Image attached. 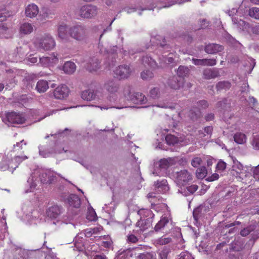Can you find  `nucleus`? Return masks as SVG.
<instances>
[{"instance_id":"20","label":"nucleus","mask_w":259,"mask_h":259,"mask_svg":"<svg viewBox=\"0 0 259 259\" xmlns=\"http://www.w3.org/2000/svg\"><path fill=\"white\" fill-rule=\"evenodd\" d=\"M184 81V79L178 76L170 77L167 81L168 85L172 89L178 90L180 88Z\"/></svg>"},{"instance_id":"53","label":"nucleus","mask_w":259,"mask_h":259,"mask_svg":"<svg viewBox=\"0 0 259 259\" xmlns=\"http://www.w3.org/2000/svg\"><path fill=\"white\" fill-rule=\"evenodd\" d=\"M168 252V249L166 248H164L162 250H160L159 253L160 259H167Z\"/></svg>"},{"instance_id":"26","label":"nucleus","mask_w":259,"mask_h":259,"mask_svg":"<svg viewBox=\"0 0 259 259\" xmlns=\"http://www.w3.org/2000/svg\"><path fill=\"white\" fill-rule=\"evenodd\" d=\"M224 47L216 44H208L205 47V51L210 54H213L223 50Z\"/></svg>"},{"instance_id":"21","label":"nucleus","mask_w":259,"mask_h":259,"mask_svg":"<svg viewBox=\"0 0 259 259\" xmlns=\"http://www.w3.org/2000/svg\"><path fill=\"white\" fill-rule=\"evenodd\" d=\"M130 92L128 94L131 101L136 104H142L146 102L147 99L145 96L141 93H134L130 95Z\"/></svg>"},{"instance_id":"32","label":"nucleus","mask_w":259,"mask_h":259,"mask_svg":"<svg viewBox=\"0 0 259 259\" xmlns=\"http://www.w3.org/2000/svg\"><path fill=\"white\" fill-rule=\"evenodd\" d=\"M231 87V83L229 81H221L216 84L217 91H227Z\"/></svg>"},{"instance_id":"35","label":"nucleus","mask_w":259,"mask_h":259,"mask_svg":"<svg viewBox=\"0 0 259 259\" xmlns=\"http://www.w3.org/2000/svg\"><path fill=\"white\" fill-rule=\"evenodd\" d=\"M142 62L145 67L149 66L154 68L157 66L156 62L152 58L147 56L143 57Z\"/></svg>"},{"instance_id":"17","label":"nucleus","mask_w":259,"mask_h":259,"mask_svg":"<svg viewBox=\"0 0 259 259\" xmlns=\"http://www.w3.org/2000/svg\"><path fill=\"white\" fill-rule=\"evenodd\" d=\"M8 121L13 124H22L25 121L24 117L19 113L12 112L6 115Z\"/></svg>"},{"instance_id":"33","label":"nucleus","mask_w":259,"mask_h":259,"mask_svg":"<svg viewBox=\"0 0 259 259\" xmlns=\"http://www.w3.org/2000/svg\"><path fill=\"white\" fill-rule=\"evenodd\" d=\"M49 85L47 81L40 80L37 82L36 89L38 93H44L47 91Z\"/></svg>"},{"instance_id":"41","label":"nucleus","mask_w":259,"mask_h":259,"mask_svg":"<svg viewBox=\"0 0 259 259\" xmlns=\"http://www.w3.org/2000/svg\"><path fill=\"white\" fill-rule=\"evenodd\" d=\"M171 241V238L166 236H162L161 238H159L155 240L154 244L156 245H162L170 242Z\"/></svg>"},{"instance_id":"11","label":"nucleus","mask_w":259,"mask_h":259,"mask_svg":"<svg viewBox=\"0 0 259 259\" xmlns=\"http://www.w3.org/2000/svg\"><path fill=\"white\" fill-rule=\"evenodd\" d=\"M98 10L95 6L86 5L81 7L79 10V15L83 18L92 19L97 15Z\"/></svg>"},{"instance_id":"39","label":"nucleus","mask_w":259,"mask_h":259,"mask_svg":"<svg viewBox=\"0 0 259 259\" xmlns=\"http://www.w3.org/2000/svg\"><path fill=\"white\" fill-rule=\"evenodd\" d=\"M87 219L88 220L91 222L95 221L97 219L96 213L95 210L91 206L88 207Z\"/></svg>"},{"instance_id":"58","label":"nucleus","mask_w":259,"mask_h":259,"mask_svg":"<svg viewBox=\"0 0 259 259\" xmlns=\"http://www.w3.org/2000/svg\"><path fill=\"white\" fill-rule=\"evenodd\" d=\"M188 191L191 194L194 193L198 189V186L196 185H192L187 187Z\"/></svg>"},{"instance_id":"43","label":"nucleus","mask_w":259,"mask_h":259,"mask_svg":"<svg viewBox=\"0 0 259 259\" xmlns=\"http://www.w3.org/2000/svg\"><path fill=\"white\" fill-rule=\"evenodd\" d=\"M156 254L154 252L140 253L137 256V259H156Z\"/></svg>"},{"instance_id":"57","label":"nucleus","mask_w":259,"mask_h":259,"mask_svg":"<svg viewBox=\"0 0 259 259\" xmlns=\"http://www.w3.org/2000/svg\"><path fill=\"white\" fill-rule=\"evenodd\" d=\"M219 176L218 174L214 173V174H212L211 176L207 177L206 179V180L208 182H212V181L218 180L219 179Z\"/></svg>"},{"instance_id":"47","label":"nucleus","mask_w":259,"mask_h":259,"mask_svg":"<svg viewBox=\"0 0 259 259\" xmlns=\"http://www.w3.org/2000/svg\"><path fill=\"white\" fill-rule=\"evenodd\" d=\"M141 76L143 79H148L153 77V73L151 71L146 70L141 72Z\"/></svg>"},{"instance_id":"42","label":"nucleus","mask_w":259,"mask_h":259,"mask_svg":"<svg viewBox=\"0 0 259 259\" xmlns=\"http://www.w3.org/2000/svg\"><path fill=\"white\" fill-rule=\"evenodd\" d=\"M165 141L166 143L169 145H175L179 141L178 137L171 134L167 135L165 137Z\"/></svg>"},{"instance_id":"4","label":"nucleus","mask_w":259,"mask_h":259,"mask_svg":"<svg viewBox=\"0 0 259 259\" xmlns=\"http://www.w3.org/2000/svg\"><path fill=\"white\" fill-rule=\"evenodd\" d=\"M137 213L140 219L136 223V227L139 228L136 231L141 233L150 226L153 214L150 210L146 209H140Z\"/></svg>"},{"instance_id":"55","label":"nucleus","mask_w":259,"mask_h":259,"mask_svg":"<svg viewBox=\"0 0 259 259\" xmlns=\"http://www.w3.org/2000/svg\"><path fill=\"white\" fill-rule=\"evenodd\" d=\"M159 89L157 88H154L150 91V95L151 97L154 99L158 97L159 95Z\"/></svg>"},{"instance_id":"8","label":"nucleus","mask_w":259,"mask_h":259,"mask_svg":"<svg viewBox=\"0 0 259 259\" xmlns=\"http://www.w3.org/2000/svg\"><path fill=\"white\" fill-rule=\"evenodd\" d=\"M27 147L26 143L24 140L17 142L16 145H14L13 152L15 154V160L17 162H22L28 159V156L24 153L27 151Z\"/></svg>"},{"instance_id":"16","label":"nucleus","mask_w":259,"mask_h":259,"mask_svg":"<svg viewBox=\"0 0 259 259\" xmlns=\"http://www.w3.org/2000/svg\"><path fill=\"white\" fill-rule=\"evenodd\" d=\"M62 199L70 207L78 208L80 206V198L75 194H70L68 196H63Z\"/></svg>"},{"instance_id":"54","label":"nucleus","mask_w":259,"mask_h":259,"mask_svg":"<svg viewBox=\"0 0 259 259\" xmlns=\"http://www.w3.org/2000/svg\"><path fill=\"white\" fill-rule=\"evenodd\" d=\"M226 167V163H218L216 165L217 172L221 173Z\"/></svg>"},{"instance_id":"10","label":"nucleus","mask_w":259,"mask_h":259,"mask_svg":"<svg viewBox=\"0 0 259 259\" xmlns=\"http://www.w3.org/2000/svg\"><path fill=\"white\" fill-rule=\"evenodd\" d=\"M174 163H154L151 171L154 176H161L170 174V167Z\"/></svg>"},{"instance_id":"14","label":"nucleus","mask_w":259,"mask_h":259,"mask_svg":"<svg viewBox=\"0 0 259 259\" xmlns=\"http://www.w3.org/2000/svg\"><path fill=\"white\" fill-rule=\"evenodd\" d=\"M197 104L198 107H193L190 111L189 116L193 120H196L201 117L200 109H205L208 106L207 101L204 100L199 101Z\"/></svg>"},{"instance_id":"36","label":"nucleus","mask_w":259,"mask_h":259,"mask_svg":"<svg viewBox=\"0 0 259 259\" xmlns=\"http://www.w3.org/2000/svg\"><path fill=\"white\" fill-rule=\"evenodd\" d=\"M190 73V70L187 67L184 66H180L177 71L178 76L181 78L188 76Z\"/></svg>"},{"instance_id":"6","label":"nucleus","mask_w":259,"mask_h":259,"mask_svg":"<svg viewBox=\"0 0 259 259\" xmlns=\"http://www.w3.org/2000/svg\"><path fill=\"white\" fill-rule=\"evenodd\" d=\"M70 37L77 41H82L86 40L88 36V31L85 26L77 25L69 28Z\"/></svg>"},{"instance_id":"44","label":"nucleus","mask_w":259,"mask_h":259,"mask_svg":"<svg viewBox=\"0 0 259 259\" xmlns=\"http://www.w3.org/2000/svg\"><path fill=\"white\" fill-rule=\"evenodd\" d=\"M156 40L158 41L156 42L157 45L159 46V47L165 49H169L170 48L169 45L165 44V38H162L160 36H157Z\"/></svg>"},{"instance_id":"30","label":"nucleus","mask_w":259,"mask_h":259,"mask_svg":"<svg viewBox=\"0 0 259 259\" xmlns=\"http://www.w3.org/2000/svg\"><path fill=\"white\" fill-rule=\"evenodd\" d=\"M63 70L67 74H72L76 70V65L72 62L67 61L64 63Z\"/></svg>"},{"instance_id":"28","label":"nucleus","mask_w":259,"mask_h":259,"mask_svg":"<svg viewBox=\"0 0 259 259\" xmlns=\"http://www.w3.org/2000/svg\"><path fill=\"white\" fill-rule=\"evenodd\" d=\"M203 77L206 79L214 78L219 76V72L217 69H206L204 70Z\"/></svg>"},{"instance_id":"62","label":"nucleus","mask_w":259,"mask_h":259,"mask_svg":"<svg viewBox=\"0 0 259 259\" xmlns=\"http://www.w3.org/2000/svg\"><path fill=\"white\" fill-rule=\"evenodd\" d=\"M250 232V230L249 228H245L240 232V234L242 236H247Z\"/></svg>"},{"instance_id":"63","label":"nucleus","mask_w":259,"mask_h":259,"mask_svg":"<svg viewBox=\"0 0 259 259\" xmlns=\"http://www.w3.org/2000/svg\"><path fill=\"white\" fill-rule=\"evenodd\" d=\"M214 114L212 113L207 114L205 116V119L206 121H211L212 120L214 119Z\"/></svg>"},{"instance_id":"19","label":"nucleus","mask_w":259,"mask_h":259,"mask_svg":"<svg viewBox=\"0 0 259 259\" xmlns=\"http://www.w3.org/2000/svg\"><path fill=\"white\" fill-rule=\"evenodd\" d=\"M58 36L62 40L67 41L69 39V29L67 25L62 23L60 24L58 27Z\"/></svg>"},{"instance_id":"15","label":"nucleus","mask_w":259,"mask_h":259,"mask_svg":"<svg viewBox=\"0 0 259 259\" xmlns=\"http://www.w3.org/2000/svg\"><path fill=\"white\" fill-rule=\"evenodd\" d=\"M58 62V55L53 53L48 56L39 58V63L44 67H49Z\"/></svg>"},{"instance_id":"49","label":"nucleus","mask_w":259,"mask_h":259,"mask_svg":"<svg viewBox=\"0 0 259 259\" xmlns=\"http://www.w3.org/2000/svg\"><path fill=\"white\" fill-rule=\"evenodd\" d=\"M216 63L217 61L214 59H203V66H214Z\"/></svg>"},{"instance_id":"2","label":"nucleus","mask_w":259,"mask_h":259,"mask_svg":"<svg viewBox=\"0 0 259 259\" xmlns=\"http://www.w3.org/2000/svg\"><path fill=\"white\" fill-rule=\"evenodd\" d=\"M19 217L30 225H37L46 221L44 216L38 210H34L30 204H24L18 212Z\"/></svg>"},{"instance_id":"59","label":"nucleus","mask_w":259,"mask_h":259,"mask_svg":"<svg viewBox=\"0 0 259 259\" xmlns=\"http://www.w3.org/2000/svg\"><path fill=\"white\" fill-rule=\"evenodd\" d=\"M38 61V58L37 57L34 56L33 55H31L29 56L28 61L29 63H31L32 64H34L36 63Z\"/></svg>"},{"instance_id":"50","label":"nucleus","mask_w":259,"mask_h":259,"mask_svg":"<svg viewBox=\"0 0 259 259\" xmlns=\"http://www.w3.org/2000/svg\"><path fill=\"white\" fill-rule=\"evenodd\" d=\"M251 145L253 148L259 150V135L253 136V140L251 142Z\"/></svg>"},{"instance_id":"52","label":"nucleus","mask_w":259,"mask_h":259,"mask_svg":"<svg viewBox=\"0 0 259 259\" xmlns=\"http://www.w3.org/2000/svg\"><path fill=\"white\" fill-rule=\"evenodd\" d=\"M178 259H194L192 255L187 251L182 252Z\"/></svg>"},{"instance_id":"22","label":"nucleus","mask_w":259,"mask_h":259,"mask_svg":"<svg viewBox=\"0 0 259 259\" xmlns=\"http://www.w3.org/2000/svg\"><path fill=\"white\" fill-rule=\"evenodd\" d=\"M104 88L110 94L117 93L119 89V85L113 80L107 81L104 84Z\"/></svg>"},{"instance_id":"25","label":"nucleus","mask_w":259,"mask_h":259,"mask_svg":"<svg viewBox=\"0 0 259 259\" xmlns=\"http://www.w3.org/2000/svg\"><path fill=\"white\" fill-rule=\"evenodd\" d=\"M155 189L158 192L165 193L169 190V186L166 180L163 179L161 181H157L155 184Z\"/></svg>"},{"instance_id":"29","label":"nucleus","mask_w":259,"mask_h":259,"mask_svg":"<svg viewBox=\"0 0 259 259\" xmlns=\"http://www.w3.org/2000/svg\"><path fill=\"white\" fill-rule=\"evenodd\" d=\"M18 167V163H0V169L2 171L8 170L11 172H13Z\"/></svg>"},{"instance_id":"31","label":"nucleus","mask_w":259,"mask_h":259,"mask_svg":"<svg viewBox=\"0 0 259 259\" xmlns=\"http://www.w3.org/2000/svg\"><path fill=\"white\" fill-rule=\"evenodd\" d=\"M33 30L32 25L29 23H24L20 27V32L23 34H29L33 31Z\"/></svg>"},{"instance_id":"7","label":"nucleus","mask_w":259,"mask_h":259,"mask_svg":"<svg viewBox=\"0 0 259 259\" xmlns=\"http://www.w3.org/2000/svg\"><path fill=\"white\" fill-rule=\"evenodd\" d=\"M94 230L92 228L87 229L84 232H81L76 236L74 238V248L78 251H83L86 249V245L84 243V237H91L94 234Z\"/></svg>"},{"instance_id":"38","label":"nucleus","mask_w":259,"mask_h":259,"mask_svg":"<svg viewBox=\"0 0 259 259\" xmlns=\"http://www.w3.org/2000/svg\"><path fill=\"white\" fill-rule=\"evenodd\" d=\"M234 141L239 144H242L246 140V135L241 133H237L234 136Z\"/></svg>"},{"instance_id":"13","label":"nucleus","mask_w":259,"mask_h":259,"mask_svg":"<svg viewBox=\"0 0 259 259\" xmlns=\"http://www.w3.org/2000/svg\"><path fill=\"white\" fill-rule=\"evenodd\" d=\"M175 182L179 186H184L192 179V175L187 170L176 172Z\"/></svg>"},{"instance_id":"61","label":"nucleus","mask_w":259,"mask_h":259,"mask_svg":"<svg viewBox=\"0 0 259 259\" xmlns=\"http://www.w3.org/2000/svg\"><path fill=\"white\" fill-rule=\"evenodd\" d=\"M192 62L195 65H201L203 66V59H192Z\"/></svg>"},{"instance_id":"56","label":"nucleus","mask_w":259,"mask_h":259,"mask_svg":"<svg viewBox=\"0 0 259 259\" xmlns=\"http://www.w3.org/2000/svg\"><path fill=\"white\" fill-rule=\"evenodd\" d=\"M200 211H201V209L199 207L196 208L194 209L193 210V218H194L195 220L197 222L198 221V220L199 219V218L200 217Z\"/></svg>"},{"instance_id":"48","label":"nucleus","mask_w":259,"mask_h":259,"mask_svg":"<svg viewBox=\"0 0 259 259\" xmlns=\"http://www.w3.org/2000/svg\"><path fill=\"white\" fill-rule=\"evenodd\" d=\"M227 99H223L222 101L217 103L216 108L220 109H225L227 106Z\"/></svg>"},{"instance_id":"23","label":"nucleus","mask_w":259,"mask_h":259,"mask_svg":"<svg viewBox=\"0 0 259 259\" xmlns=\"http://www.w3.org/2000/svg\"><path fill=\"white\" fill-rule=\"evenodd\" d=\"M100 68V62L96 57L90 58L89 60L87 68L90 72L97 71Z\"/></svg>"},{"instance_id":"46","label":"nucleus","mask_w":259,"mask_h":259,"mask_svg":"<svg viewBox=\"0 0 259 259\" xmlns=\"http://www.w3.org/2000/svg\"><path fill=\"white\" fill-rule=\"evenodd\" d=\"M100 238L102 240V245L105 247H109L111 246L112 241L107 236H100Z\"/></svg>"},{"instance_id":"34","label":"nucleus","mask_w":259,"mask_h":259,"mask_svg":"<svg viewBox=\"0 0 259 259\" xmlns=\"http://www.w3.org/2000/svg\"><path fill=\"white\" fill-rule=\"evenodd\" d=\"M81 98L85 100L91 101L95 98V93L92 90H87L81 93Z\"/></svg>"},{"instance_id":"27","label":"nucleus","mask_w":259,"mask_h":259,"mask_svg":"<svg viewBox=\"0 0 259 259\" xmlns=\"http://www.w3.org/2000/svg\"><path fill=\"white\" fill-rule=\"evenodd\" d=\"M39 12L38 7L33 4L29 5L26 8L25 13L27 17L33 18L37 16Z\"/></svg>"},{"instance_id":"3","label":"nucleus","mask_w":259,"mask_h":259,"mask_svg":"<svg viewBox=\"0 0 259 259\" xmlns=\"http://www.w3.org/2000/svg\"><path fill=\"white\" fill-rule=\"evenodd\" d=\"M63 211L61 206L54 204L49 206L46 210V215L53 221V224L58 226L63 224H69L73 219V215H71L70 212H68L66 215H64L61 219L60 215Z\"/></svg>"},{"instance_id":"51","label":"nucleus","mask_w":259,"mask_h":259,"mask_svg":"<svg viewBox=\"0 0 259 259\" xmlns=\"http://www.w3.org/2000/svg\"><path fill=\"white\" fill-rule=\"evenodd\" d=\"M249 104L252 109H255L257 107V101L253 97L249 98Z\"/></svg>"},{"instance_id":"64","label":"nucleus","mask_w":259,"mask_h":259,"mask_svg":"<svg viewBox=\"0 0 259 259\" xmlns=\"http://www.w3.org/2000/svg\"><path fill=\"white\" fill-rule=\"evenodd\" d=\"M46 259H58L56 255L53 253H50L46 256Z\"/></svg>"},{"instance_id":"12","label":"nucleus","mask_w":259,"mask_h":259,"mask_svg":"<svg viewBox=\"0 0 259 259\" xmlns=\"http://www.w3.org/2000/svg\"><path fill=\"white\" fill-rule=\"evenodd\" d=\"M114 76L119 79L127 78L132 73V69L129 65H120L116 67L113 71Z\"/></svg>"},{"instance_id":"1","label":"nucleus","mask_w":259,"mask_h":259,"mask_svg":"<svg viewBox=\"0 0 259 259\" xmlns=\"http://www.w3.org/2000/svg\"><path fill=\"white\" fill-rule=\"evenodd\" d=\"M60 175L48 170L37 168L34 169L28 178L24 188L25 193L34 192L39 188L40 184H50L56 180Z\"/></svg>"},{"instance_id":"5","label":"nucleus","mask_w":259,"mask_h":259,"mask_svg":"<svg viewBox=\"0 0 259 259\" xmlns=\"http://www.w3.org/2000/svg\"><path fill=\"white\" fill-rule=\"evenodd\" d=\"M152 205H154V208L157 211H159L158 210L159 207H161L163 210H167V213L165 214L164 216H162L161 218V220L159 221V222L156 225L155 227V230L156 231H158L161 229H164L165 228H169L172 227V224L171 222V219L169 218V211L168 210V207L166 204L165 203H161L160 204H155L154 201L150 200Z\"/></svg>"},{"instance_id":"40","label":"nucleus","mask_w":259,"mask_h":259,"mask_svg":"<svg viewBox=\"0 0 259 259\" xmlns=\"http://www.w3.org/2000/svg\"><path fill=\"white\" fill-rule=\"evenodd\" d=\"M115 208V203L113 199L110 203L105 204L104 206L103 207V209L109 214H111L113 212Z\"/></svg>"},{"instance_id":"37","label":"nucleus","mask_w":259,"mask_h":259,"mask_svg":"<svg viewBox=\"0 0 259 259\" xmlns=\"http://www.w3.org/2000/svg\"><path fill=\"white\" fill-rule=\"evenodd\" d=\"M176 38L179 39L183 44H189L192 41V37L188 33H184L176 36Z\"/></svg>"},{"instance_id":"9","label":"nucleus","mask_w":259,"mask_h":259,"mask_svg":"<svg viewBox=\"0 0 259 259\" xmlns=\"http://www.w3.org/2000/svg\"><path fill=\"white\" fill-rule=\"evenodd\" d=\"M34 44L37 48L46 51L52 49L56 45L54 39L48 35L40 38H37Z\"/></svg>"},{"instance_id":"18","label":"nucleus","mask_w":259,"mask_h":259,"mask_svg":"<svg viewBox=\"0 0 259 259\" xmlns=\"http://www.w3.org/2000/svg\"><path fill=\"white\" fill-rule=\"evenodd\" d=\"M69 89L67 85L62 84L57 87L54 91V96L56 99H63L68 96Z\"/></svg>"},{"instance_id":"24","label":"nucleus","mask_w":259,"mask_h":259,"mask_svg":"<svg viewBox=\"0 0 259 259\" xmlns=\"http://www.w3.org/2000/svg\"><path fill=\"white\" fill-rule=\"evenodd\" d=\"M210 165L209 164V163H207V167L204 165L199 166L196 171L197 178L199 179L204 178L209 172Z\"/></svg>"},{"instance_id":"60","label":"nucleus","mask_w":259,"mask_h":259,"mask_svg":"<svg viewBox=\"0 0 259 259\" xmlns=\"http://www.w3.org/2000/svg\"><path fill=\"white\" fill-rule=\"evenodd\" d=\"M127 241L129 242L135 243L137 241V238L134 235L131 234L127 236Z\"/></svg>"},{"instance_id":"45","label":"nucleus","mask_w":259,"mask_h":259,"mask_svg":"<svg viewBox=\"0 0 259 259\" xmlns=\"http://www.w3.org/2000/svg\"><path fill=\"white\" fill-rule=\"evenodd\" d=\"M248 14L252 18L255 19H259V8L254 7L250 9Z\"/></svg>"}]
</instances>
